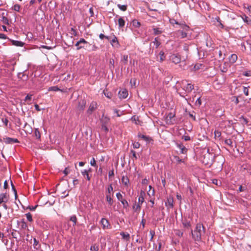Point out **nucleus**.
I'll return each mask as SVG.
<instances>
[{
    "instance_id": "1",
    "label": "nucleus",
    "mask_w": 251,
    "mask_h": 251,
    "mask_svg": "<svg viewBox=\"0 0 251 251\" xmlns=\"http://www.w3.org/2000/svg\"><path fill=\"white\" fill-rule=\"evenodd\" d=\"M205 232V227L203 225L200 223H198L195 229L194 230H191L193 239L195 241H201V237L204 234Z\"/></svg>"
},
{
    "instance_id": "2",
    "label": "nucleus",
    "mask_w": 251,
    "mask_h": 251,
    "mask_svg": "<svg viewBox=\"0 0 251 251\" xmlns=\"http://www.w3.org/2000/svg\"><path fill=\"white\" fill-rule=\"evenodd\" d=\"M186 80H183L181 82V84L183 86V89L186 92V93H190L192 90L194 89V86L193 85L191 84V83H187Z\"/></svg>"
},
{
    "instance_id": "3",
    "label": "nucleus",
    "mask_w": 251,
    "mask_h": 251,
    "mask_svg": "<svg viewBox=\"0 0 251 251\" xmlns=\"http://www.w3.org/2000/svg\"><path fill=\"white\" fill-rule=\"evenodd\" d=\"M170 60L175 64H176L181 61V58L179 55L173 54L170 56Z\"/></svg>"
},
{
    "instance_id": "4",
    "label": "nucleus",
    "mask_w": 251,
    "mask_h": 251,
    "mask_svg": "<svg viewBox=\"0 0 251 251\" xmlns=\"http://www.w3.org/2000/svg\"><path fill=\"white\" fill-rule=\"evenodd\" d=\"M98 107L97 102L96 101H92L87 110V113L89 115H91Z\"/></svg>"
},
{
    "instance_id": "5",
    "label": "nucleus",
    "mask_w": 251,
    "mask_h": 251,
    "mask_svg": "<svg viewBox=\"0 0 251 251\" xmlns=\"http://www.w3.org/2000/svg\"><path fill=\"white\" fill-rule=\"evenodd\" d=\"M88 44L87 41H86L83 38H81L78 42H77L75 43V46H76L77 47L76 48L77 50H79L82 48H84V45H83V46L80 45V44L84 45V44Z\"/></svg>"
},
{
    "instance_id": "6",
    "label": "nucleus",
    "mask_w": 251,
    "mask_h": 251,
    "mask_svg": "<svg viewBox=\"0 0 251 251\" xmlns=\"http://www.w3.org/2000/svg\"><path fill=\"white\" fill-rule=\"evenodd\" d=\"M9 200V195L6 193L0 194V203H6Z\"/></svg>"
},
{
    "instance_id": "7",
    "label": "nucleus",
    "mask_w": 251,
    "mask_h": 251,
    "mask_svg": "<svg viewBox=\"0 0 251 251\" xmlns=\"http://www.w3.org/2000/svg\"><path fill=\"white\" fill-rule=\"evenodd\" d=\"M100 223L102 226L103 229H104L106 228L108 229L110 228V224L108 221L107 219L105 218H102L100 221Z\"/></svg>"
},
{
    "instance_id": "8",
    "label": "nucleus",
    "mask_w": 251,
    "mask_h": 251,
    "mask_svg": "<svg viewBox=\"0 0 251 251\" xmlns=\"http://www.w3.org/2000/svg\"><path fill=\"white\" fill-rule=\"evenodd\" d=\"M110 43L113 47H118L119 46V43L115 35H113L112 39L110 40Z\"/></svg>"
},
{
    "instance_id": "9",
    "label": "nucleus",
    "mask_w": 251,
    "mask_h": 251,
    "mask_svg": "<svg viewBox=\"0 0 251 251\" xmlns=\"http://www.w3.org/2000/svg\"><path fill=\"white\" fill-rule=\"evenodd\" d=\"M127 96L128 92L126 89L121 90L119 92V97L120 99H126Z\"/></svg>"
},
{
    "instance_id": "10",
    "label": "nucleus",
    "mask_w": 251,
    "mask_h": 251,
    "mask_svg": "<svg viewBox=\"0 0 251 251\" xmlns=\"http://www.w3.org/2000/svg\"><path fill=\"white\" fill-rule=\"evenodd\" d=\"M86 104V100H81L78 102V109L79 110H83L85 107Z\"/></svg>"
},
{
    "instance_id": "11",
    "label": "nucleus",
    "mask_w": 251,
    "mask_h": 251,
    "mask_svg": "<svg viewBox=\"0 0 251 251\" xmlns=\"http://www.w3.org/2000/svg\"><path fill=\"white\" fill-rule=\"evenodd\" d=\"M177 147L180 150V152L182 154H186L187 151V149L182 144H177Z\"/></svg>"
},
{
    "instance_id": "12",
    "label": "nucleus",
    "mask_w": 251,
    "mask_h": 251,
    "mask_svg": "<svg viewBox=\"0 0 251 251\" xmlns=\"http://www.w3.org/2000/svg\"><path fill=\"white\" fill-rule=\"evenodd\" d=\"M145 193L143 191H141L140 193V196L138 198V204L141 205L144 201V196Z\"/></svg>"
},
{
    "instance_id": "13",
    "label": "nucleus",
    "mask_w": 251,
    "mask_h": 251,
    "mask_svg": "<svg viewBox=\"0 0 251 251\" xmlns=\"http://www.w3.org/2000/svg\"><path fill=\"white\" fill-rule=\"evenodd\" d=\"M165 205L167 206H169L170 208L173 207L174 200L172 197H170L167 199V201L165 202Z\"/></svg>"
},
{
    "instance_id": "14",
    "label": "nucleus",
    "mask_w": 251,
    "mask_h": 251,
    "mask_svg": "<svg viewBox=\"0 0 251 251\" xmlns=\"http://www.w3.org/2000/svg\"><path fill=\"white\" fill-rule=\"evenodd\" d=\"M5 142L9 144L19 143L17 139L11 138L7 137L5 139Z\"/></svg>"
},
{
    "instance_id": "15",
    "label": "nucleus",
    "mask_w": 251,
    "mask_h": 251,
    "mask_svg": "<svg viewBox=\"0 0 251 251\" xmlns=\"http://www.w3.org/2000/svg\"><path fill=\"white\" fill-rule=\"evenodd\" d=\"M118 25L120 28L123 27L125 25V21L123 17H120L118 20Z\"/></svg>"
},
{
    "instance_id": "16",
    "label": "nucleus",
    "mask_w": 251,
    "mask_h": 251,
    "mask_svg": "<svg viewBox=\"0 0 251 251\" xmlns=\"http://www.w3.org/2000/svg\"><path fill=\"white\" fill-rule=\"evenodd\" d=\"M121 180L123 184H124L125 186H128L129 181L128 177L126 176H123Z\"/></svg>"
},
{
    "instance_id": "17",
    "label": "nucleus",
    "mask_w": 251,
    "mask_h": 251,
    "mask_svg": "<svg viewBox=\"0 0 251 251\" xmlns=\"http://www.w3.org/2000/svg\"><path fill=\"white\" fill-rule=\"evenodd\" d=\"M120 235L122 236L123 239H125L126 241H128L130 239V235L128 233L122 232H121Z\"/></svg>"
},
{
    "instance_id": "18",
    "label": "nucleus",
    "mask_w": 251,
    "mask_h": 251,
    "mask_svg": "<svg viewBox=\"0 0 251 251\" xmlns=\"http://www.w3.org/2000/svg\"><path fill=\"white\" fill-rule=\"evenodd\" d=\"M11 42L13 45L18 47H23L24 45L23 42L19 41L12 40Z\"/></svg>"
},
{
    "instance_id": "19",
    "label": "nucleus",
    "mask_w": 251,
    "mask_h": 251,
    "mask_svg": "<svg viewBox=\"0 0 251 251\" xmlns=\"http://www.w3.org/2000/svg\"><path fill=\"white\" fill-rule=\"evenodd\" d=\"M237 58H238L237 55L236 54H231L229 58L230 62L232 63H235L236 61V60H237Z\"/></svg>"
},
{
    "instance_id": "20",
    "label": "nucleus",
    "mask_w": 251,
    "mask_h": 251,
    "mask_svg": "<svg viewBox=\"0 0 251 251\" xmlns=\"http://www.w3.org/2000/svg\"><path fill=\"white\" fill-rule=\"evenodd\" d=\"M139 138H140L144 140L147 141V142H150L151 140V139L149 136H147L144 135H142L141 134H138Z\"/></svg>"
},
{
    "instance_id": "21",
    "label": "nucleus",
    "mask_w": 251,
    "mask_h": 251,
    "mask_svg": "<svg viewBox=\"0 0 251 251\" xmlns=\"http://www.w3.org/2000/svg\"><path fill=\"white\" fill-rule=\"evenodd\" d=\"M106 201L108 202V204L110 205H112L113 203V199L111 197V195H106Z\"/></svg>"
},
{
    "instance_id": "22",
    "label": "nucleus",
    "mask_w": 251,
    "mask_h": 251,
    "mask_svg": "<svg viewBox=\"0 0 251 251\" xmlns=\"http://www.w3.org/2000/svg\"><path fill=\"white\" fill-rule=\"evenodd\" d=\"M82 174L84 177H86L88 180H90L91 177L89 176L88 171L87 170H84L82 172Z\"/></svg>"
},
{
    "instance_id": "23",
    "label": "nucleus",
    "mask_w": 251,
    "mask_h": 251,
    "mask_svg": "<svg viewBox=\"0 0 251 251\" xmlns=\"http://www.w3.org/2000/svg\"><path fill=\"white\" fill-rule=\"evenodd\" d=\"M103 93L104 94V96L109 98V99H111L112 97V94L109 92L106 89H105L103 90Z\"/></svg>"
},
{
    "instance_id": "24",
    "label": "nucleus",
    "mask_w": 251,
    "mask_h": 251,
    "mask_svg": "<svg viewBox=\"0 0 251 251\" xmlns=\"http://www.w3.org/2000/svg\"><path fill=\"white\" fill-rule=\"evenodd\" d=\"M174 158L177 164L181 163H184V159H180L178 156H174Z\"/></svg>"
},
{
    "instance_id": "25",
    "label": "nucleus",
    "mask_w": 251,
    "mask_h": 251,
    "mask_svg": "<svg viewBox=\"0 0 251 251\" xmlns=\"http://www.w3.org/2000/svg\"><path fill=\"white\" fill-rule=\"evenodd\" d=\"M132 25L136 28L139 27L141 25L140 23L137 20H134L132 21Z\"/></svg>"
},
{
    "instance_id": "26",
    "label": "nucleus",
    "mask_w": 251,
    "mask_h": 251,
    "mask_svg": "<svg viewBox=\"0 0 251 251\" xmlns=\"http://www.w3.org/2000/svg\"><path fill=\"white\" fill-rule=\"evenodd\" d=\"M133 209L134 210V211L138 213V212H139V211L141 210V205H140L139 204H135L133 206Z\"/></svg>"
},
{
    "instance_id": "27",
    "label": "nucleus",
    "mask_w": 251,
    "mask_h": 251,
    "mask_svg": "<svg viewBox=\"0 0 251 251\" xmlns=\"http://www.w3.org/2000/svg\"><path fill=\"white\" fill-rule=\"evenodd\" d=\"M151 43L155 46L156 48H157L160 45V42L158 40L157 38H155L154 41H153Z\"/></svg>"
},
{
    "instance_id": "28",
    "label": "nucleus",
    "mask_w": 251,
    "mask_h": 251,
    "mask_svg": "<svg viewBox=\"0 0 251 251\" xmlns=\"http://www.w3.org/2000/svg\"><path fill=\"white\" fill-rule=\"evenodd\" d=\"M117 6L118 8L123 11H125L127 9V5H121L120 4H117Z\"/></svg>"
},
{
    "instance_id": "29",
    "label": "nucleus",
    "mask_w": 251,
    "mask_h": 251,
    "mask_svg": "<svg viewBox=\"0 0 251 251\" xmlns=\"http://www.w3.org/2000/svg\"><path fill=\"white\" fill-rule=\"evenodd\" d=\"M244 21L246 22L248 25H251V19H250L248 17L246 16H244L242 17Z\"/></svg>"
},
{
    "instance_id": "30",
    "label": "nucleus",
    "mask_w": 251,
    "mask_h": 251,
    "mask_svg": "<svg viewBox=\"0 0 251 251\" xmlns=\"http://www.w3.org/2000/svg\"><path fill=\"white\" fill-rule=\"evenodd\" d=\"M153 33L155 35H158L161 34L162 32V31L159 28H153Z\"/></svg>"
},
{
    "instance_id": "31",
    "label": "nucleus",
    "mask_w": 251,
    "mask_h": 251,
    "mask_svg": "<svg viewBox=\"0 0 251 251\" xmlns=\"http://www.w3.org/2000/svg\"><path fill=\"white\" fill-rule=\"evenodd\" d=\"M159 55L160 56V61L161 62L164 61L165 58L164 52L163 51H160L159 53Z\"/></svg>"
},
{
    "instance_id": "32",
    "label": "nucleus",
    "mask_w": 251,
    "mask_h": 251,
    "mask_svg": "<svg viewBox=\"0 0 251 251\" xmlns=\"http://www.w3.org/2000/svg\"><path fill=\"white\" fill-rule=\"evenodd\" d=\"M225 143L230 147H232V141L230 139H226Z\"/></svg>"
},
{
    "instance_id": "33",
    "label": "nucleus",
    "mask_w": 251,
    "mask_h": 251,
    "mask_svg": "<svg viewBox=\"0 0 251 251\" xmlns=\"http://www.w3.org/2000/svg\"><path fill=\"white\" fill-rule=\"evenodd\" d=\"M49 91H60V89L56 86L50 87L49 89Z\"/></svg>"
},
{
    "instance_id": "34",
    "label": "nucleus",
    "mask_w": 251,
    "mask_h": 251,
    "mask_svg": "<svg viewBox=\"0 0 251 251\" xmlns=\"http://www.w3.org/2000/svg\"><path fill=\"white\" fill-rule=\"evenodd\" d=\"M121 202L123 205V207L125 208H126L129 206L128 202L125 199L123 200Z\"/></svg>"
},
{
    "instance_id": "35",
    "label": "nucleus",
    "mask_w": 251,
    "mask_h": 251,
    "mask_svg": "<svg viewBox=\"0 0 251 251\" xmlns=\"http://www.w3.org/2000/svg\"><path fill=\"white\" fill-rule=\"evenodd\" d=\"M70 220L74 223V226L76 225L77 222V218L75 215L71 216L70 218Z\"/></svg>"
},
{
    "instance_id": "36",
    "label": "nucleus",
    "mask_w": 251,
    "mask_h": 251,
    "mask_svg": "<svg viewBox=\"0 0 251 251\" xmlns=\"http://www.w3.org/2000/svg\"><path fill=\"white\" fill-rule=\"evenodd\" d=\"M32 96L31 94H28L25 98L24 100L26 102L31 101L32 100Z\"/></svg>"
},
{
    "instance_id": "37",
    "label": "nucleus",
    "mask_w": 251,
    "mask_h": 251,
    "mask_svg": "<svg viewBox=\"0 0 251 251\" xmlns=\"http://www.w3.org/2000/svg\"><path fill=\"white\" fill-rule=\"evenodd\" d=\"M25 216H26V217L27 219V220L30 222H31L33 221V219H32V215L30 213H27L25 214Z\"/></svg>"
},
{
    "instance_id": "38",
    "label": "nucleus",
    "mask_w": 251,
    "mask_h": 251,
    "mask_svg": "<svg viewBox=\"0 0 251 251\" xmlns=\"http://www.w3.org/2000/svg\"><path fill=\"white\" fill-rule=\"evenodd\" d=\"M113 188L111 184H110L107 188V192L106 193V195H110L111 192H113Z\"/></svg>"
},
{
    "instance_id": "39",
    "label": "nucleus",
    "mask_w": 251,
    "mask_h": 251,
    "mask_svg": "<svg viewBox=\"0 0 251 251\" xmlns=\"http://www.w3.org/2000/svg\"><path fill=\"white\" fill-rule=\"evenodd\" d=\"M12 8L14 10L19 12L20 10L21 6L18 4H16L13 6Z\"/></svg>"
},
{
    "instance_id": "40",
    "label": "nucleus",
    "mask_w": 251,
    "mask_h": 251,
    "mask_svg": "<svg viewBox=\"0 0 251 251\" xmlns=\"http://www.w3.org/2000/svg\"><path fill=\"white\" fill-rule=\"evenodd\" d=\"M34 134H35V137L37 138V139H39L40 138V132L39 131V130L38 129H35V131H34Z\"/></svg>"
},
{
    "instance_id": "41",
    "label": "nucleus",
    "mask_w": 251,
    "mask_h": 251,
    "mask_svg": "<svg viewBox=\"0 0 251 251\" xmlns=\"http://www.w3.org/2000/svg\"><path fill=\"white\" fill-rule=\"evenodd\" d=\"M99 250L98 246L96 245H94L91 246L90 250L91 251H98Z\"/></svg>"
},
{
    "instance_id": "42",
    "label": "nucleus",
    "mask_w": 251,
    "mask_h": 251,
    "mask_svg": "<svg viewBox=\"0 0 251 251\" xmlns=\"http://www.w3.org/2000/svg\"><path fill=\"white\" fill-rule=\"evenodd\" d=\"M116 197L119 201H122L124 200L122 195L119 192L116 194Z\"/></svg>"
},
{
    "instance_id": "43",
    "label": "nucleus",
    "mask_w": 251,
    "mask_h": 251,
    "mask_svg": "<svg viewBox=\"0 0 251 251\" xmlns=\"http://www.w3.org/2000/svg\"><path fill=\"white\" fill-rule=\"evenodd\" d=\"M214 135L215 137L219 138L221 136V132L219 130H215L214 132Z\"/></svg>"
},
{
    "instance_id": "44",
    "label": "nucleus",
    "mask_w": 251,
    "mask_h": 251,
    "mask_svg": "<svg viewBox=\"0 0 251 251\" xmlns=\"http://www.w3.org/2000/svg\"><path fill=\"white\" fill-rule=\"evenodd\" d=\"M90 164L92 166H94V167H97V165H96V160H95V158L94 157L92 158V159L91 160V161H90Z\"/></svg>"
},
{
    "instance_id": "45",
    "label": "nucleus",
    "mask_w": 251,
    "mask_h": 251,
    "mask_svg": "<svg viewBox=\"0 0 251 251\" xmlns=\"http://www.w3.org/2000/svg\"><path fill=\"white\" fill-rule=\"evenodd\" d=\"M2 21L4 24H8V20L6 17L3 16V13L2 14Z\"/></svg>"
},
{
    "instance_id": "46",
    "label": "nucleus",
    "mask_w": 251,
    "mask_h": 251,
    "mask_svg": "<svg viewBox=\"0 0 251 251\" xmlns=\"http://www.w3.org/2000/svg\"><path fill=\"white\" fill-rule=\"evenodd\" d=\"M132 145H133V147L134 149H138V148H140V143H138V142H134V143H133V144H132Z\"/></svg>"
},
{
    "instance_id": "47",
    "label": "nucleus",
    "mask_w": 251,
    "mask_h": 251,
    "mask_svg": "<svg viewBox=\"0 0 251 251\" xmlns=\"http://www.w3.org/2000/svg\"><path fill=\"white\" fill-rule=\"evenodd\" d=\"M180 34L181 38H184L187 36V33L183 31H178Z\"/></svg>"
},
{
    "instance_id": "48",
    "label": "nucleus",
    "mask_w": 251,
    "mask_h": 251,
    "mask_svg": "<svg viewBox=\"0 0 251 251\" xmlns=\"http://www.w3.org/2000/svg\"><path fill=\"white\" fill-rule=\"evenodd\" d=\"M2 121L3 123V124H4L5 126H7L8 123L9 122L8 119L7 118H2Z\"/></svg>"
},
{
    "instance_id": "49",
    "label": "nucleus",
    "mask_w": 251,
    "mask_h": 251,
    "mask_svg": "<svg viewBox=\"0 0 251 251\" xmlns=\"http://www.w3.org/2000/svg\"><path fill=\"white\" fill-rule=\"evenodd\" d=\"M98 49V47L96 46L95 44L93 45L91 48L89 50V51H95Z\"/></svg>"
},
{
    "instance_id": "50",
    "label": "nucleus",
    "mask_w": 251,
    "mask_h": 251,
    "mask_svg": "<svg viewBox=\"0 0 251 251\" xmlns=\"http://www.w3.org/2000/svg\"><path fill=\"white\" fill-rule=\"evenodd\" d=\"M131 153H132V157L135 159H137L138 158L137 156L136 155V152L133 150H131L130 151Z\"/></svg>"
},
{
    "instance_id": "51",
    "label": "nucleus",
    "mask_w": 251,
    "mask_h": 251,
    "mask_svg": "<svg viewBox=\"0 0 251 251\" xmlns=\"http://www.w3.org/2000/svg\"><path fill=\"white\" fill-rule=\"evenodd\" d=\"M33 241H34V243H33V246H34V247L35 248L38 249L37 246V245L39 244V242L35 238H34Z\"/></svg>"
},
{
    "instance_id": "52",
    "label": "nucleus",
    "mask_w": 251,
    "mask_h": 251,
    "mask_svg": "<svg viewBox=\"0 0 251 251\" xmlns=\"http://www.w3.org/2000/svg\"><path fill=\"white\" fill-rule=\"evenodd\" d=\"M195 103H196V104L197 105H199V106H200V105H201V98H200V97L198 98L197 99V100H196V101Z\"/></svg>"
},
{
    "instance_id": "53",
    "label": "nucleus",
    "mask_w": 251,
    "mask_h": 251,
    "mask_svg": "<svg viewBox=\"0 0 251 251\" xmlns=\"http://www.w3.org/2000/svg\"><path fill=\"white\" fill-rule=\"evenodd\" d=\"M109 63L110 64V68H111V67H114V59L111 58L109 60Z\"/></svg>"
},
{
    "instance_id": "54",
    "label": "nucleus",
    "mask_w": 251,
    "mask_h": 251,
    "mask_svg": "<svg viewBox=\"0 0 251 251\" xmlns=\"http://www.w3.org/2000/svg\"><path fill=\"white\" fill-rule=\"evenodd\" d=\"M243 92L246 96H248L249 95V89L247 87H244Z\"/></svg>"
},
{
    "instance_id": "55",
    "label": "nucleus",
    "mask_w": 251,
    "mask_h": 251,
    "mask_svg": "<svg viewBox=\"0 0 251 251\" xmlns=\"http://www.w3.org/2000/svg\"><path fill=\"white\" fill-rule=\"evenodd\" d=\"M123 60L125 62V64H126L128 60V55H124L123 57Z\"/></svg>"
},
{
    "instance_id": "56",
    "label": "nucleus",
    "mask_w": 251,
    "mask_h": 251,
    "mask_svg": "<svg viewBox=\"0 0 251 251\" xmlns=\"http://www.w3.org/2000/svg\"><path fill=\"white\" fill-rule=\"evenodd\" d=\"M150 235L151 236V239H150V241H152V239L153 238V236L155 235V232L153 230H151L150 232Z\"/></svg>"
},
{
    "instance_id": "57",
    "label": "nucleus",
    "mask_w": 251,
    "mask_h": 251,
    "mask_svg": "<svg viewBox=\"0 0 251 251\" xmlns=\"http://www.w3.org/2000/svg\"><path fill=\"white\" fill-rule=\"evenodd\" d=\"M183 224L184 226L187 228H189L191 226V224L189 222H185Z\"/></svg>"
},
{
    "instance_id": "58",
    "label": "nucleus",
    "mask_w": 251,
    "mask_h": 251,
    "mask_svg": "<svg viewBox=\"0 0 251 251\" xmlns=\"http://www.w3.org/2000/svg\"><path fill=\"white\" fill-rule=\"evenodd\" d=\"M217 22H219V25H220V26H221V27L222 28H224V25L221 23V20H220V18H219V17H218V18H217Z\"/></svg>"
},
{
    "instance_id": "59",
    "label": "nucleus",
    "mask_w": 251,
    "mask_h": 251,
    "mask_svg": "<svg viewBox=\"0 0 251 251\" xmlns=\"http://www.w3.org/2000/svg\"><path fill=\"white\" fill-rule=\"evenodd\" d=\"M130 83L132 85L135 86L136 85V79L135 78H132L130 80Z\"/></svg>"
},
{
    "instance_id": "60",
    "label": "nucleus",
    "mask_w": 251,
    "mask_h": 251,
    "mask_svg": "<svg viewBox=\"0 0 251 251\" xmlns=\"http://www.w3.org/2000/svg\"><path fill=\"white\" fill-rule=\"evenodd\" d=\"M6 38L7 37L5 34L3 33H0V39H6Z\"/></svg>"
},
{
    "instance_id": "61",
    "label": "nucleus",
    "mask_w": 251,
    "mask_h": 251,
    "mask_svg": "<svg viewBox=\"0 0 251 251\" xmlns=\"http://www.w3.org/2000/svg\"><path fill=\"white\" fill-rule=\"evenodd\" d=\"M145 224H146V220H145V219L143 218L142 220L141 223V225H142V226H143V228H144L145 227Z\"/></svg>"
},
{
    "instance_id": "62",
    "label": "nucleus",
    "mask_w": 251,
    "mask_h": 251,
    "mask_svg": "<svg viewBox=\"0 0 251 251\" xmlns=\"http://www.w3.org/2000/svg\"><path fill=\"white\" fill-rule=\"evenodd\" d=\"M182 138L186 141L190 140V137L189 136H184Z\"/></svg>"
},
{
    "instance_id": "63",
    "label": "nucleus",
    "mask_w": 251,
    "mask_h": 251,
    "mask_svg": "<svg viewBox=\"0 0 251 251\" xmlns=\"http://www.w3.org/2000/svg\"><path fill=\"white\" fill-rule=\"evenodd\" d=\"M174 116L175 115L174 114H173L172 113H170L167 116V119L168 120V118H169L170 119H171L172 118H173L174 117Z\"/></svg>"
},
{
    "instance_id": "64",
    "label": "nucleus",
    "mask_w": 251,
    "mask_h": 251,
    "mask_svg": "<svg viewBox=\"0 0 251 251\" xmlns=\"http://www.w3.org/2000/svg\"><path fill=\"white\" fill-rule=\"evenodd\" d=\"M63 173H64L65 176H67L69 173L68 169L67 168H66L64 170Z\"/></svg>"
}]
</instances>
